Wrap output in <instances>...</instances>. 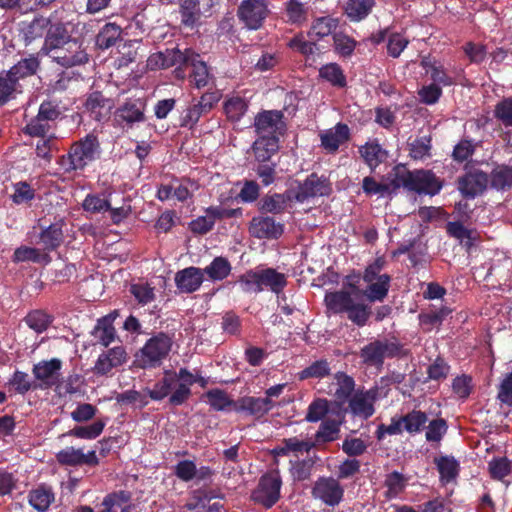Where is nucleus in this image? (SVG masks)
I'll return each instance as SVG.
<instances>
[{
	"instance_id": "f257e3e1",
	"label": "nucleus",
	"mask_w": 512,
	"mask_h": 512,
	"mask_svg": "<svg viewBox=\"0 0 512 512\" xmlns=\"http://www.w3.org/2000/svg\"><path fill=\"white\" fill-rule=\"evenodd\" d=\"M101 154L102 149L98 136L89 133L74 141L68 152L59 157L57 163L64 173H79L98 160Z\"/></svg>"
},
{
	"instance_id": "f03ea898",
	"label": "nucleus",
	"mask_w": 512,
	"mask_h": 512,
	"mask_svg": "<svg viewBox=\"0 0 512 512\" xmlns=\"http://www.w3.org/2000/svg\"><path fill=\"white\" fill-rule=\"evenodd\" d=\"M327 309L335 314L346 313L348 319L357 326L366 325L370 315V307L356 301L353 295L344 290L330 292L325 295Z\"/></svg>"
},
{
	"instance_id": "7ed1b4c3",
	"label": "nucleus",
	"mask_w": 512,
	"mask_h": 512,
	"mask_svg": "<svg viewBox=\"0 0 512 512\" xmlns=\"http://www.w3.org/2000/svg\"><path fill=\"white\" fill-rule=\"evenodd\" d=\"M401 346L398 342L390 339H375L359 352L361 362L368 367H382L385 358H393L399 355Z\"/></svg>"
},
{
	"instance_id": "20e7f679",
	"label": "nucleus",
	"mask_w": 512,
	"mask_h": 512,
	"mask_svg": "<svg viewBox=\"0 0 512 512\" xmlns=\"http://www.w3.org/2000/svg\"><path fill=\"white\" fill-rule=\"evenodd\" d=\"M269 5L268 0H242L237 8L238 20L247 30H259L271 13Z\"/></svg>"
},
{
	"instance_id": "39448f33",
	"label": "nucleus",
	"mask_w": 512,
	"mask_h": 512,
	"mask_svg": "<svg viewBox=\"0 0 512 512\" xmlns=\"http://www.w3.org/2000/svg\"><path fill=\"white\" fill-rule=\"evenodd\" d=\"M173 339L166 333L159 332L151 337L140 351L141 366L156 367L165 359L172 347Z\"/></svg>"
},
{
	"instance_id": "423d86ee",
	"label": "nucleus",
	"mask_w": 512,
	"mask_h": 512,
	"mask_svg": "<svg viewBox=\"0 0 512 512\" xmlns=\"http://www.w3.org/2000/svg\"><path fill=\"white\" fill-rule=\"evenodd\" d=\"M281 485L282 480L278 471L266 473L260 478L251 497L254 502L271 508L280 498Z\"/></svg>"
},
{
	"instance_id": "0eeeda50",
	"label": "nucleus",
	"mask_w": 512,
	"mask_h": 512,
	"mask_svg": "<svg viewBox=\"0 0 512 512\" xmlns=\"http://www.w3.org/2000/svg\"><path fill=\"white\" fill-rule=\"evenodd\" d=\"M311 494L327 506L335 507L343 499L344 488L338 479L331 476L319 477L313 484Z\"/></svg>"
},
{
	"instance_id": "6e6552de",
	"label": "nucleus",
	"mask_w": 512,
	"mask_h": 512,
	"mask_svg": "<svg viewBox=\"0 0 512 512\" xmlns=\"http://www.w3.org/2000/svg\"><path fill=\"white\" fill-rule=\"evenodd\" d=\"M52 60L62 67L71 68L87 63L89 55L82 41L71 38L60 50L54 51Z\"/></svg>"
},
{
	"instance_id": "1a4fd4ad",
	"label": "nucleus",
	"mask_w": 512,
	"mask_h": 512,
	"mask_svg": "<svg viewBox=\"0 0 512 512\" xmlns=\"http://www.w3.org/2000/svg\"><path fill=\"white\" fill-rule=\"evenodd\" d=\"M254 128L258 137H277L283 135L285 123L283 114L277 110H267L258 113L254 119Z\"/></svg>"
},
{
	"instance_id": "9d476101",
	"label": "nucleus",
	"mask_w": 512,
	"mask_h": 512,
	"mask_svg": "<svg viewBox=\"0 0 512 512\" xmlns=\"http://www.w3.org/2000/svg\"><path fill=\"white\" fill-rule=\"evenodd\" d=\"M175 55L181 60L180 64L192 67L190 78L196 88L201 89L208 85L211 75L206 63L201 59L199 54L191 49H186L184 52L175 53Z\"/></svg>"
},
{
	"instance_id": "9b49d317",
	"label": "nucleus",
	"mask_w": 512,
	"mask_h": 512,
	"mask_svg": "<svg viewBox=\"0 0 512 512\" xmlns=\"http://www.w3.org/2000/svg\"><path fill=\"white\" fill-rule=\"evenodd\" d=\"M145 103L141 99H129L117 108L114 114L119 125L133 126L145 120Z\"/></svg>"
},
{
	"instance_id": "f8f14e48",
	"label": "nucleus",
	"mask_w": 512,
	"mask_h": 512,
	"mask_svg": "<svg viewBox=\"0 0 512 512\" xmlns=\"http://www.w3.org/2000/svg\"><path fill=\"white\" fill-rule=\"evenodd\" d=\"M378 390L372 388L369 390H358L349 399V408L351 412L360 418L367 419L374 414V403L376 401Z\"/></svg>"
},
{
	"instance_id": "ddd939ff",
	"label": "nucleus",
	"mask_w": 512,
	"mask_h": 512,
	"mask_svg": "<svg viewBox=\"0 0 512 512\" xmlns=\"http://www.w3.org/2000/svg\"><path fill=\"white\" fill-rule=\"evenodd\" d=\"M127 361V353L124 347L116 346L99 355L93 371L98 375H107Z\"/></svg>"
},
{
	"instance_id": "4468645a",
	"label": "nucleus",
	"mask_w": 512,
	"mask_h": 512,
	"mask_svg": "<svg viewBox=\"0 0 512 512\" xmlns=\"http://www.w3.org/2000/svg\"><path fill=\"white\" fill-rule=\"evenodd\" d=\"M328 192L329 186L326 181L313 173L298 185L294 198L298 202H305L311 198L326 195Z\"/></svg>"
},
{
	"instance_id": "2eb2a0df",
	"label": "nucleus",
	"mask_w": 512,
	"mask_h": 512,
	"mask_svg": "<svg viewBox=\"0 0 512 512\" xmlns=\"http://www.w3.org/2000/svg\"><path fill=\"white\" fill-rule=\"evenodd\" d=\"M410 191L425 193L430 195L437 194L442 184L431 171L417 170L411 173Z\"/></svg>"
},
{
	"instance_id": "dca6fc26",
	"label": "nucleus",
	"mask_w": 512,
	"mask_h": 512,
	"mask_svg": "<svg viewBox=\"0 0 512 512\" xmlns=\"http://www.w3.org/2000/svg\"><path fill=\"white\" fill-rule=\"evenodd\" d=\"M251 235L256 238L276 239L283 233V225L271 217H254L249 226Z\"/></svg>"
},
{
	"instance_id": "f3484780",
	"label": "nucleus",
	"mask_w": 512,
	"mask_h": 512,
	"mask_svg": "<svg viewBox=\"0 0 512 512\" xmlns=\"http://www.w3.org/2000/svg\"><path fill=\"white\" fill-rule=\"evenodd\" d=\"M62 362L53 358L49 361H41L34 365L33 374L41 382V387L49 388L55 385L60 376Z\"/></svg>"
},
{
	"instance_id": "a211bd4d",
	"label": "nucleus",
	"mask_w": 512,
	"mask_h": 512,
	"mask_svg": "<svg viewBox=\"0 0 512 512\" xmlns=\"http://www.w3.org/2000/svg\"><path fill=\"white\" fill-rule=\"evenodd\" d=\"M488 182L487 174L482 171H474L460 178L458 187L465 197L474 198L487 188Z\"/></svg>"
},
{
	"instance_id": "6ab92c4d",
	"label": "nucleus",
	"mask_w": 512,
	"mask_h": 512,
	"mask_svg": "<svg viewBox=\"0 0 512 512\" xmlns=\"http://www.w3.org/2000/svg\"><path fill=\"white\" fill-rule=\"evenodd\" d=\"M59 463L70 466L90 465L95 466L99 463L94 450L84 453L82 449L66 447L56 455Z\"/></svg>"
},
{
	"instance_id": "aec40b11",
	"label": "nucleus",
	"mask_w": 512,
	"mask_h": 512,
	"mask_svg": "<svg viewBox=\"0 0 512 512\" xmlns=\"http://www.w3.org/2000/svg\"><path fill=\"white\" fill-rule=\"evenodd\" d=\"M203 280L202 269L193 266L180 270L175 275V284L183 293H192L198 290Z\"/></svg>"
},
{
	"instance_id": "412c9836",
	"label": "nucleus",
	"mask_w": 512,
	"mask_h": 512,
	"mask_svg": "<svg viewBox=\"0 0 512 512\" xmlns=\"http://www.w3.org/2000/svg\"><path fill=\"white\" fill-rule=\"evenodd\" d=\"M275 403L269 398L243 397L234 404L236 411L247 412L250 415L261 417L268 413Z\"/></svg>"
},
{
	"instance_id": "4be33fe9",
	"label": "nucleus",
	"mask_w": 512,
	"mask_h": 512,
	"mask_svg": "<svg viewBox=\"0 0 512 512\" xmlns=\"http://www.w3.org/2000/svg\"><path fill=\"white\" fill-rule=\"evenodd\" d=\"M84 105L86 111L96 121H101L107 118L112 108L111 101L108 98H105L102 93L98 91L90 93L87 96Z\"/></svg>"
},
{
	"instance_id": "5701e85b",
	"label": "nucleus",
	"mask_w": 512,
	"mask_h": 512,
	"mask_svg": "<svg viewBox=\"0 0 512 512\" xmlns=\"http://www.w3.org/2000/svg\"><path fill=\"white\" fill-rule=\"evenodd\" d=\"M349 136V127L346 124L338 123L321 134V144L327 151L336 152L341 144L348 141Z\"/></svg>"
},
{
	"instance_id": "b1692460",
	"label": "nucleus",
	"mask_w": 512,
	"mask_h": 512,
	"mask_svg": "<svg viewBox=\"0 0 512 512\" xmlns=\"http://www.w3.org/2000/svg\"><path fill=\"white\" fill-rule=\"evenodd\" d=\"M70 39L63 27L55 26L48 31L40 53L53 59L54 51L60 50Z\"/></svg>"
},
{
	"instance_id": "393cba45",
	"label": "nucleus",
	"mask_w": 512,
	"mask_h": 512,
	"mask_svg": "<svg viewBox=\"0 0 512 512\" xmlns=\"http://www.w3.org/2000/svg\"><path fill=\"white\" fill-rule=\"evenodd\" d=\"M259 277L261 291H263L266 288L278 294L287 285L286 275L278 272L273 268L259 267Z\"/></svg>"
},
{
	"instance_id": "a878e982",
	"label": "nucleus",
	"mask_w": 512,
	"mask_h": 512,
	"mask_svg": "<svg viewBox=\"0 0 512 512\" xmlns=\"http://www.w3.org/2000/svg\"><path fill=\"white\" fill-rule=\"evenodd\" d=\"M314 446L315 443L312 441L291 437L284 439L281 444L274 449V453L277 456H285L291 453L297 456L299 453L309 452Z\"/></svg>"
},
{
	"instance_id": "bb28decb",
	"label": "nucleus",
	"mask_w": 512,
	"mask_h": 512,
	"mask_svg": "<svg viewBox=\"0 0 512 512\" xmlns=\"http://www.w3.org/2000/svg\"><path fill=\"white\" fill-rule=\"evenodd\" d=\"M390 280V276L384 273L381 278H378V280L366 282L367 287L363 291V295L370 302L383 301L388 294Z\"/></svg>"
},
{
	"instance_id": "cd10ccee",
	"label": "nucleus",
	"mask_w": 512,
	"mask_h": 512,
	"mask_svg": "<svg viewBox=\"0 0 512 512\" xmlns=\"http://www.w3.org/2000/svg\"><path fill=\"white\" fill-rule=\"evenodd\" d=\"M252 148L257 161L267 162L278 151L279 139L277 137H258Z\"/></svg>"
},
{
	"instance_id": "c85d7f7f",
	"label": "nucleus",
	"mask_w": 512,
	"mask_h": 512,
	"mask_svg": "<svg viewBox=\"0 0 512 512\" xmlns=\"http://www.w3.org/2000/svg\"><path fill=\"white\" fill-rule=\"evenodd\" d=\"M365 163L374 170L387 158V152L377 142H367L359 149Z\"/></svg>"
},
{
	"instance_id": "c756f323",
	"label": "nucleus",
	"mask_w": 512,
	"mask_h": 512,
	"mask_svg": "<svg viewBox=\"0 0 512 512\" xmlns=\"http://www.w3.org/2000/svg\"><path fill=\"white\" fill-rule=\"evenodd\" d=\"M12 260L15 263L31 261L34 263L47 264L51 261V257L48 253L43 252L42 249L20 246L14 251Z\"/></svg>"
},
{
	"instance_id": "7c9ffc66",
	"label": "nucleus",
	"mask_w": 512,
	"mask_h": 512,
	"mask_svg": "<svg viewBox=\"0 0 512 512\" xmlns=\"http://www.w3.org/2000/svg\"><path fill=\"white\" fill-rule=\"evenodd\" d=\"M63 241V231L60 224H51L40 234V243L43 245V252L49 254L50 251L58 248Z\"/></svg>"
},
{
	"instance_id": "2f4dec72",
	"label": "nucleus",
	"mask_w": 512,
	"mask_h": 512,
	"mask_svg": "<svg viewBox=\"0 0 512 512\" xmlns=\"http://www.w3.org/2000/svg\"><path fill=\"white\" fill-rule=\"evenodd\" d=\"M101 512H131L130 495L119 492L106 496L102 502Z\"/></svg>"
},
{
	"instance_id": "473e14b6",
	"label": "nucleus",
	"mask_w": 512,
	"mask_h": 512,
	"mask_svg": "<svg viewBox=\"0 0 512 512\" xmlns=\"http://www.w3.org/2000/svg\"><path fill=\"white\" fill-rule=\"evenodd\" d=\"M40 65L37 56L31 55L28 58L20 60L8 71L10 77L15 78L18 82L20 79L31 76L36 73Z\"/></svg>"
},
{
	"instance_id": "72a5a7b5",
	"label": "nucleus",
	"mask_w": 512,
	"mask_h": 512,
	"mask_svg": "<svg viewBox=\"0 0 512 512\" xmlns=\"http://www.w3.org/2000/svg\"><path fill=\"white\" fill-rule=\"evenodd\" d=\"M122 29L115 23L105 24L96 36V45L100 49H108L120 39Z\"/></svg>"
},
{
	"instance_id": "f704fd0d",
	"label": "nucleus",
	"mask_w": 512,
	"mask_h": 512,
	"mask_svg": "<svg viewBox=\"0 0 512 512\" xmlns=\"http://www.w3.org/2000/svg\"><path fill=\"white\" fill-rule=\"evenodd\" d=\"M54 501V493L50 488L40 486L29 493L30 505L39 512H45Z\"/></svg>"
},
{
	"instance_id": "c9c22d12",
	"label": "nucleus",
	"mask_w": 512,
	"mask_h": 512,
	"mask_svg": "<svg viewBox=\"0 0 512 512\" xmlns=\"http://www.w3.org/2000/svg\"><path fill=\"white\" fill-rule=\"evenodd\" d=\"M374 5L375 0H348L345 12L352 21H360L368 16Z\"/></svg>"
},
{
	"instance_id": "e433bc0d",
	"label": "nucleus",
	"mask_w": 512,
	"mask_h": 512,
	"mask_svg": "<svg viewBox=\"0 0 512 512\" xmlns=\"http://www.w3.org/2000/svg\"><path fill=\"white\" fill-rule=\"evenodd\" d=\"M181 52L180 50H166V52H159L151 55L147 60V66L150 69H164L176 64H180L181 60L175 53Z\"/></svg>"
},
{
	"instance_id": "4c0bfd02",
	"label": "nucleus",
	"mask_w": 512,
	"mask_h": 512,
	"mask_svg": "<svg viewBox=\"0 0 512 512\" xmlns=\"http://www.w3.org/2000/svg\"><path fill=\"white\" fill-rule=\"evenodd\" d=\"M443 483H449L456 479L459 472V463L449 456H443L435 461Z\"/></svg>"
},
{
	"instance_id": "58836bf2",
	"label": "nucleus",
	"mask_w": 512,
	"mask_h": 512,
	"mask_svg": "<svg viewBox=\"0 0 512 512\" xmlns=\"http://www.w3.org/2000/svg\"><path fill=\"white\" fill-rule=\"evenodd\" d=\"M340 433V423L336 420L328 419L321 423L315 434V445L319 443L332 442L338 439Z\"/></svg>"
},
{
	"instance_id": "ea45409f",
	"label": "nucleus",
	"mask_w": 512,
	"mask_h": 512,
	"mask_svg": "<svg viewBox=\"0 0 512 512\" xmlns=\"http://www.w3.org/2000/svg\"><path fill=\"white\" fill-rule=\"evenodd\" d=\"M411 173L404 167H395L388 175L386 179V185L390 187L389 194L394 192L400 187L407 188L410 190Z\"/></svg>"
},
{
	"instance_id": "a19ab883",
	"label": "nucleus",
	"mask_w": 512,
	"mask_h": 512,
	"mask_svg": "<svg viewBox=\"0 0 512 512\" xmlns=\"http://www.w3.org/2000/svg\"><path fill=\"white\" fill-rule=\"evenodd\" d=\"M490 183L497 190L510 189L512 187V166H498L493 169Z\"/></svg>"
},
{
	"instance_id": "79ce46f5",
	"label": "nucleus",
	"mask_w": 512,
	"mask_h": 512,
	"mask_svg": "<svg viewBox=\"0 0 512 512\" xmlns=\"http://www.w3.org/2000/svg\"><path fill=\"white\" fill-rule=\"evenodd\" d=\"M447 232L450 236L458 239L467 249L471 248L476 238L475 232L464 227L460 222H450L447 225Z\"/></svg>"
},
{
	"instance_id": "37998d69",
	"label": "nucleus",
	"mask_w": 512,
	"mask_h": 512,
	"mask_svg": "<svg viewBox=\"0 0 512 512\" xmlns=\"http://www.w3.org/2000/svg\"><path fill=\"white\" fill-rule=\"evenodd\" d=\"M202 271L203 274L206 273L211 280L219 281L229 275L231 266L225 258L217 257Z\"/></svg>"
},
{
	"instance_id": "c03bdc74",
	"label": "nucleus",
	"mask_w": 512,
	"mask_h": 512,
	"mask_svg": "<svg viewBox=\"0 0 512 512\" xmlns=\"http://www.w3.org/2000/svg\"><path fill=\"white\" fill-rule=\"evenodd\" d=\"M94 337L104 347H108L117 337L114 325L109 324V320H99L93 331Z\"/></svg>"
},
{
	"instance_id": "a18cd8bd",
	"label": "nucleus",
	"mask_w": 512,
	"mask_h": 512,
	"mask_svg": "<svg viewBox=\"0 0 512 512\" xmlns=\"http://www.w3.org/2000/svg\"><path fill=\"white\" fill-rule=\"evenodd\" d=\"M175 379V372H166L162 380L157 382L152 389L147 390L149 397L153 400L165 398L172 391Z\"/></svg>"
},
{
	"instance_id": "49530a36",
	"label": "nucleus",
	"mask_w": 512,
	"mask_h": 512,
	"mask_svg": "<svg viewBox=\"0 0 512 512\" xmlns=\"http://www.w3.org/2000/svg\"><path fill=\"white\" fill-rule=\"evenodd\" d=\"M247 108V101L240 96H233L224 103V111L232 121H239L246 113Z\"/></svg>"
},
{
	"instance_id": "de8ad7c7",
	"label": "nucleus",
	"mask_w": 512,
	"mask_h": 512,
	"mask_svg": "<svg viewBox=\"0 0 512 512\" xmlns=\"http://www.w3.org/2000/svg\"><path fill=\"white\" fill-rule=\"evenodd\" d=\"M25 323L36 333H42L52 323V317L44 311L34 310L27 314Z\"/></svg>"
},
{
	"instance_id": "09e8293b",
	"label": "nucleus",
	"mask_w": 512,
	"mask_h": 512,
	"mask_svg": "<svg viewBox=\"0 0 512 512\" xmlns=\"http://www.w3.org/2000/svg\"><path fill=\"white\" fill-rule=\"evenodd\" d=\"M404 430L410 434L418 433L428 421L425 412L420 410H412L406 415L402 416Z\"/></svg>"
},
{
	"instance_id": "8fccbe9b",
	"label": "nucleus",
	"mask_w": 512,
	"mask_h": 512,
	"mask_svg": "<svg viewBox=\"0 0 512 512\" xmlns=\"http://www.w3.org/2000/svg\"><path fill=\"white\" fill-rule=\"evenodd\" d=\"M105 427V422L102 420H98L88 426H77L71 429L69 432L64 434L63 436H74L80 439H95L97 438L103 431Z\"/></svg>"
},
{
	"instance_id": "3c124183",
	"label": "nucleus",
	"mask_w": 512,
	"mask_h": 512,
	"mask_svg": "<svg viewBox=\"0 0 512 512\" xmlns=\"http://www.w3.org/2000/svg\"><path fill=\"white\" fill-rule=\"evenodd\" d=\"M180 13L185 26H193L200 17L198 0H180Z\"/></svg>"
},
{
	"instance_id": "603ef678",
	"label": "nucleus",
	"mask_w": 512,
	"mask_h": 512,
	"mask_svg": "<svg viewBox=\"0 0 512 512\" xmlns=\"http://www.w3.org/2000/svg\"><path fill=\"white\" fill-rule=\"evenodd\" d=\"M237 283L241 290L245 293H259L261 292L259 267L249 270L242 274Z\"/></svg>"
},
{
	"instance_id": "864d4df0",
	"label": "nucleus",
	"mask_w": 512,
	"mask_h": 512,
	"mask_svg": "<svg viewBox=\"0 0 512 512\" xmlns=\"http://www.w3.org/2000/svg\"><path fill=\"white\" fill-rule=\"evenodd\" d=\"M319 75L334 86L343 87L346 84V78L338 64L330 63L324 65L320 68Z\"/></svg>"
},
{
	"instance_id": "5fc2aeb1",
	"label": "nucleus",
	"mask_w": 512,
	"mask_h": 512,
	"mask_svg": "<svg viewBox=\"0 0 512 512\" xmlns=\"http://www.w3.org/2000/svg\"><path fill=\"white\" fill-rule=\"evenodd\" d=\"M18 88V82L15 78L10 77L8 72L0 74V105L12 99L19 92Z\"/></svg>"
},
{
	"instance_id": "6e6d98bb",
	"label": "nucleus",
	"mask_w": 512,
	"mask_h": 512,
	"mask_svg": "<svg viewBox=\"0 0 512 512\" xmlns=\"http://www.w3.org/2000/svg\"><path fill=\"white\" fill-rule=\"evenodd\" d=\"M493 115L504 127H512V98H504L495 105Z\"/></svg>"
},
{
	"instance_id": "4d7b16f0",
	"label": "nucleus",
	"mask_w": 512,
	"mask_h": 512,
	"mask_svg": "<svg viewBox=\"0 0 512 512\" xmlns=\"http://www.w3.org/2000/svg\"><path fill=\"white\" fill-rule=\"evenodd\" d=\"M285 15L288 22L300 24L307 18V10L299 0H289L285 4Z\"/></svg>"
},
{
	"instance_id": "13d9d810",
	"label": "nucleus",
	"mask_w": 512,
	"mask_h": 512,
	"mask_svg": "<svg viewBox=\"0 0 512 512\" xmlns=\"http://www.w3.org/2000/svg\"><path fill=\"white\" fill-rule=\"evenodd\" d=\"M331 372L327 360L321 359L313 362L299 373V379L323 378Z\"/></svg>"
},
{
	"instance_id": "bf43d9fd",
	"label": "nucleus",
	"mask_w": 512,
	"mask_h": 512,
	"mask_svg": "<svg viewBox=\"0 0 512 512\" xmlns=\"http://www.w3.org/2000/svg\"><path fill=\"white\" fill-rule=\"evenodd\" d=\"M431 139L420 137L409 143V155L415 160H424L430 157Z\"/></svg>"
},
{
	"instance_id": "052dcab7",
	"label": "nucleus",
	"mask_w": 512,
	"mask_h": 512,
	"mask_svg": "<svg viewBox=\"0 0 512 512\" xmlns=\"http://www.w3.org/2000/svg\"><path fill=\"white\" fill-rule=\"evenodd\" d=\"M329 410V402L324 398H317L310 403L307 409L305 419L308 422H318L322 420Z\"/></svg>"
},
{
	"instance_id": "680f3d73",
	"label": "nucleus",
	"mask_w": 512,
	"mask_h": 512,
	"mask_svg": "<svg viewBox=\"0 0 512 512\" xmlns=\"http://www.w3.org/2000/svg\"><path fill=\"white\" fill-rule=\"evenodd\" d=\"M334 378L338 386L335 392L336 397L340 400H346L351 396V393L354 390V379L344 372H337Z\"/></svg>"
},
{
	"instance_id": "e2e57ef3",
	"label": "nucleus",
	"mask_w": 512,
	"mask_h": 512,
	"mask_svg": "<svg viewBox=\"0 0 512 512\" xmlns=\"http://www.w3.org/2000/svg\"><path fill=\"white\" fill-rule=\"evenodd\" d=\"M14 192L11 195L13 203L20 205L34 199L35 190L25 181H19L13 185Z\"/></svg>"
},
{
	"instance_id": "0e129e2a",
	"label": "nucleus",
	"mask_w": 512,
	"mask_h": 512,
	"mask_svg": "<svg viewBox=\"0 0 512 512\" xmlns=\"http://www.w3.org/2000/svg\"><path fill=\"white\" fill-rule=\"evenodd\" d=\"M287 207V199L282 194H274L262 199L261 209L268 213L278 214Z\"/></svg>"
},
{
	"instance_id": "69168bd1",
	"label": "nucleus",
	"mask_w": 512,
	"mask_h": 512,
	"mask_svg": "<svg viewBox=\"0 0 512 512\" xmlns=\"http://www.w3.org/2000/svg\"><path fill=\"white\" fill-rule=\"evenodd\" d=\"M206 397L210 406L218 411L225 410L230 406H234L236 403L233 402L224 391L219 389L210 390L207 392Z\"/></svg>"
},
{
	"instance_id": "338daca9",
	"label": "nucleus",
	"mask_w": 512,
	"mask_h": 512,
	"mask_svg": "<svg viewBox=\"0 0 512 512\" xmlns=\"http://www.w3.org/2000/svg\"><path fill=\"white\" fill-rule=\"evenodd\" d=\"M335 24L331 18L321 17L316 19L309 31V35L311 38H323L328 36L332 30L334 29Z\"/></svg>"
},
{
	"instance_id": "774afa93",
	"label": "nucleus",
	"mask_w": 512,
	"mask_h": 512,
	"mask_svg": "<svg viewBox=\"0 0 512 512\" xmlns=\"http://www.w3.org/2000/svg\"><path fill=\"white\" fill-rule=\"evenodd\" d=\"M333 40L335 51L344 57L350 56L356 47V41L343 33L334 34Z\"/></svg>"
}]
</instances>
